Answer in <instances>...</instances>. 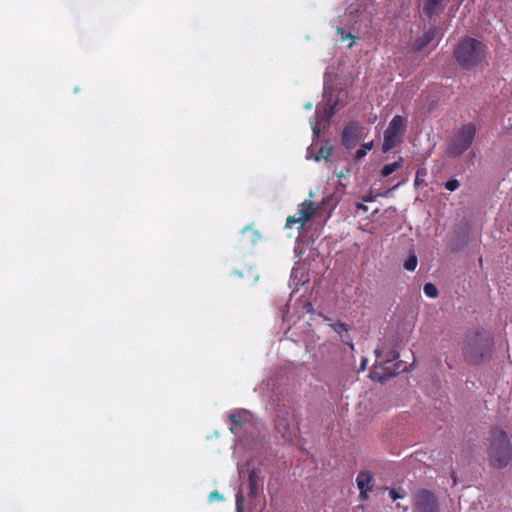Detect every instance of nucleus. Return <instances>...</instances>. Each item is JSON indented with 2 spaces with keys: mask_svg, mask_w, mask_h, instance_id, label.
<instances>
[{
  "mask_svg": "<svg viewBox=\"0 0 512 512\" xmlns=\"http://www.w3.org/2000/svg\"><path fill=\"white\" fill-rule=\"evenodd\" d=\"M487 46L474 38L461 39L453 51L456 62L464 69L471 70L479 66L486 57Z\"/></svg>",
  "mask_w": 512,
  "mask_h": 512,
  "instance_id": "f257e3e1",
  "label": "nucleus"
},
{
  "mask_svg": "<svg viewBox=\"0 0 512 512\" xmlns=\"http://www.w3.org/2000/svg\"><path fill=\"white\" fill-rule=\"evenodd\" d=\"M493 345V338L488 331H470L465 336L463 354L468 362L479 363L490 355Z\"/></svg>",
  "mask_w": 512,
  "mask_h": 512,
  "instance_id": "f03ea898",
  "label": "nucleus"
},
{
  "mask_svg": "<svg viewBox=\"0 0 512 512\" xmlns=\"http://www.w3.org/2000/svg\"><path fill=\"white\" fill-rule=\"evenodd\" d=\"M488 454L489 463L492 467L501 469L508 465L512 456V447L504 430L499 428L491 430V444Z\"/></svg>",
  "mask_w": 512,
  "mask_h": 512,
  "instance_id": "7ed1b4c3",
  "label": "nucleus"
},
{
  "mask_svg": "<svg viewBox=\"0 0 512 512\" xmlns=\"http://www.w3.org/2000/svg\"><path fill=\"white\" fill-rule=\"evenodd\" d=\"M476 132L477 129L473 123L463 124L458 127L448 143L446 154L450 158L460 157L471 147Z\"/></svg>",
  "mask_w": 512,
  "mask_h": 512,
  "instance_id": "20e7f679",
  "label": "nucleus"
},
{
  "mask_svg": "<svg viewBox=\"0 0 512 512\" xmlns=\"http://www.w3.org/2000/svg\"><path fill=\"white\" fill-rule=\"evenodd\" d=\"M404 132V118L401 115H395L384 131L382 151L385 153L395 148L401 142Z\"/></svg>",
  "mask_w": 512,
  "mask_h": 512,
  "instance_id": "39448f33",
  "label": "nucleus"
},
{
  "mask_svg": "<svg viewBox=\"0 0 512 512\" xmlns=\"http://www.w3.org/2000/svg\"><path fill=\"white\" fill-rule=\"evenodd\" d=\"M413 512H440L437 497L428 490L419 491L414 498Z\"/></svg>",
  "mask_w": 512,
  "mask_h": 512,
  "instance_id": "423d86ee",
  "label": "nucleus"
},
{
  "mask_svg": "<svg viewBox=\"0 0 512 512\" xmlns=\"http://www.w3.org/2000/svg\"><path fill=\"white\" fill-rule=\"evenodd\" d=\"M364 127L357 121L349 122L343 129L341 143L347 149L355 148L363 136Z\"/></svg>",
  "mask_w": 512,
  "mask_h": 512,
  "instance_id": "0eeeda50",
  "label": "nucleus"
},
{
  "mask_svg": "<svg viewBox=\"0 0 512 512\" xmlns=\"http://www.w3.org/2000/svg\"><path fill=\"white\" fill-rule=\"evenodd\" d=\"M378 360H382L385 365V370L389 376L396 375L398 373L408 371L407 366L403 365L401 361H398L399 353L395 350L389 352V354L383 355V350H375Z\"/></svg>",
  "mask_w": 512,
  "mask_h": 512,
  "instance_id": "6e6552de",
  "label": "nucleus"
},
{
  "mask_svg": "<svg viewBox=\"0 0 512 512\" xmlns=\"http://www.w3.org/2000/svg\"><path fill=\"white\" fill-rule=\"evenodd\" d=\"M229 420L231 432L238 434L247 424L252 422V415L245 409H237L229 414Z\"/></svg>",
  "mask_w": 512,
  "mask_h": 512,
  "instance_id": "1a4fd4ad",
  "label": "nucleus"
},
{
  "mask_svg": "<svg viewBox=\"0 0 512 512\" xmlns=\"http://www.w3.org/2000/svg\"><path fill=\"white\" fill-rule=\"evenodd\" d=\"M449 0H423L422 12L431 18L442 12Z\"/></svg>",
  "mask_w": 512,
  "mask_h": 512,
  "instance_id": "9d476101",
  "label": "nucleus"
},
{
  "mask_svg": "<svg viewBox=\"0 0 512 512\" xmlns=\"http://www.w3.org/2000/svg\"><path fill=\"white\" fill-rule=\"evenodd\" d=\"M357 486L360 491V497L366 499L368 492L372 490L371 483L373 482V476L370 472L361 471L356 478Z\"/></svg>",
  "mask_w": 512,
  "mask_h": 512,
  "instance_id": "9b49d317",
  "label": "nucleus"
},
{
  "mask_svg": "<svg viewBox=\"0 0 512 512\" xmlns=\"http://www.w3.org/2000/svg\"><path fill=\"white\" fill-rule=\"evenodd\" d=\"M261 483L260 470L253 468L248 475V497L256 498Z\"/></svg>",
  "mask_w": 512,
  "mask_h": 512,
  "instance_id": "f8f14e48",
  "label": "nucleus"
},
{
  "mask_svg": "<svg viewBox=\"0 0 512 512\" xmlns=\"http://www.w3.org/2000/svg\"><path fill=\"white\" fill-rule=\"evenodd\" d=\"M316 208L311 201H304L298 208V220L302 221V225L309 221L315 214Z\"/></svg>",
  "mask_w": 512,
  "mask_h": 512,
  "instance_id": "ddd939ff",
  "label": "nucleus"
},
{
  "mask_svg": "<svg viewBox=\"0 0 512 512\" xmlns=\"http://www.w3.org/2000/svg\"><path fill=\"white\" fill-rule=\"evenodd\" d=\"M436 28H430L421 37H419L414 43V49L420 51L430 44L436 37Z\"/></svg>",
  "mask_w": 512,
  "mask_h": 512,
  "instance_id": "4468645a",
  "label": "nucleus"
},
{
  "mask_svg": "<svg viewBox=\"0 0 512 512\" xmlns=\"http://www.w3.org/2000/svg\"><path fill=\"white\" fill-rule=\"evenodd\" d=\"M276 429L278 432H280L282 434L283 438H285L286 440H288V441L293 440L294 432L291 429V425H290L289 421H287L286 419H279L276 422Z\"/></svg>",
  "mask_w": 512,
  "mask_h": 512,
  "instance_id": "2eb2a0df",
  "label": "nucleus"
},
{
  "mask_svg": "<svg viewBox=\"0 0 512 512\" xmlns=\"http://www.w3.org/2000/svg\"><path fill=\"white\" fill-rule=\"evenodd\" d=\"M402 163H403V158L399 157L397 161L384 165L381 170V175L383 177H387V176L391 175L393 172H395L398 168H400L402 166Z\"/></svg>",
  "mask_w": 512,
  "mask_h": 512,
  "instance_id": "dca6fc26",
  "label": "nucleus"
},
{
  "mask_svg": "<svg viewBox=\"0 0 512 512\" xmlns=\"http://www.w3.org/2000/svg\"><path fill=\"white\" fill-rule=\"evenodd\" d=\"M372 148H373V141L362 144L361 147L359 149H357V151L355 153V159L361 160L363 157H365L367 152L369 150H371Z\"/></svg>",
  "mask_w": 512,
  "mask_h": 512,
  "instance_id": "f3484780",
  "label": "nucleus"
},
{
  "mask_svg": "<svg viewBox=\"0 0 512 512\" xmlns=\"http://www.w3.org/2000/svg\"><path fill=\"white\" fill-rule=\"evenodd\" d=\"M418 260L415 254L410 255L404 262L403 266L408 271H414L417 267Z\"/></svg>",
  "mask_w": 512,
  "mask_h": 512,
  "instance_id": "a211bd4d",
  "label": "nucleus"
},
{
  "mask_svg": "<svg viewBox=\"0 0 512 512\" xmlns=\"http://www.w3.org/2000/svg\"><path fill=\"white\" fill-rule=\"evenodd\" d=\"M426 296L436 298L438 296V289L433 283H426L423 287Z\"/></svg>",
  "mask_w": 512,
  "mask_h": 512,
  "instance_id": "6ab92c4d",
  "label": "nucleus"
},
{
  "mask_svg": "<svg viewBox=\"0 0 512 512\" xmlns=\"http://www.w3.org/2000/svg\"><path fill=\"white\" fill-rule=\"evenodd\" d=\"M236 512H245L243 490L240 488L236 493Z\"/></svg>",
  "mask_w": 512,
  "mask_h": 512,
  "instance_id": "aec40b11",
  "label": "nucleus"
},
{
  "mask_svg": "<svg viewBox=\"0 0 512 512\" xmlns=\"http://www.w3.org/2000/svg\"><path fill=\"white\" fill-rule=\"evenodd\" d=\"M331 156V148L321 147L316 155V160L325 159L328 160Z\"/></svg>",
  "mask_w": 512,
  "mask_h": 512,
  "instance_id": "412c9836",
  "label": "nucleus"
},
{
  "mask_svg": "<svg viewBox=\"0 0 512 512\" xmlns=\"http://www.w3.org/2000/svg\"><path fill=\"white\" fill-rule=\"evenodd\" d=\"M337 33L339 35H341V40H343V41L350 39L351 42L349 43L348 47L349 48L352 47L355 37L351 33L346 34L344 28H342V27L337 28Z\"/></svg>",
  "mask_w": 512,
  "mask_h": 512,
  "instance_id": "4be33fe9",
  "label": "nucleus"
},
{
  "mask_svg": "<svg viewBox=\"0 0 512 512\" xmlns=\"http://www.w3.org/2000/svg\"><path fill=\"white\" fill-rule=\"evenodd\" d=\"M332 328L334 329L335 332H337L341 337L342 336V333L345 332L347 333L348 332V325L345 324V323H342V322H336L332 325Z\"/></svg>",
  "mask_w": 512,
  "mask_h": 512,
  "instance_id": "5701e85b",
  "label": "nucleus"
},
{
  "mask_svg": "<svg viewBox=\"0 0 512 512\" xmlns=\"http://www.w3.org/2000/svg\"><path fill=\"white\" fill-rule=\"evenodd\" d=\"M405 494H406L405 491L402 489L397 490V489L392 488L389 490V495L393 501H395L399 498L405 497Z\"/></svg>",
  "mask_w": 512,
  "mask_h": 512,
  "instance_id": "b1692460",
  "label": "nucleus"
},
{
  "mask_svg": "<svg viewBox=\"0 0 512 512\" xmlns=\"http://www.w3.org/2000/svg\"><path fill=\"white\" fill-rule=\"evenodd\" d=\"M460 187V182L457 179H450L445 183V188L451 192Z\"/></svg>",
  "mask_w": 512,
  "mask_h": 512,
  "instance_id": "393cba45",
  "label": "nucleus"
},
{
  "mask_svg": "<svg viewBox=\"0 0 512 512\" xmlns=\"http://www.w3.org/2000/svg\"><path fill=\"white\" fill-rule=\"evenodd\" d=\"M294 224H300L301 227L303 226L302 225V221L298 220V216L297 217L294 216V215L293 216L292 215L288 216L287 219H286V225L285 226L287 228H291Z\"/></svg>",
  "mask_w": 512,
  "mask_h": 512,
  "instance_id": "a878e982",
  "label": "nucleus"
},
{
  "mask_svg": "<svg viewBox=\"0 0 512 512\" xmlns=\"http://www.w3.org/2000/svg\"><path fill=\"white\" fill-rule=\"evenodd\" d=\"M209 499H210V501H212V500H214V499H215V500H220V501H221V500H223V499H224V497H223V496H222V495H221L217 490H215V491H213V492H211V493H210V495H209Z\"/></svg>",
  "mask_w": 512,
  "mask_h": 512,
  "instance_id": "bb28decb",
  "label": "nucleus"
},
{
  "mask_svg": "<svg viewBox=\"0 0 512 512\" xmlns=\"http://www.w3.org/2000/svg\"><path fill=\"white\" fill-rule=\"evenodd\" d=\"M356 209L357 210H361L363 212H367L368 211V207L365 204H363V203H357L356 204Z\"/></svg>",
  "mask_w": 512,
  "mask_h": 512,
  "instance_id": "cd10ccee",
  "label": "nucleus"
},
{
  "mask_svg": "<svg viewBox=\"0 0 512 512\" xmlns=\"http://www.w3.org/2000/svg\"><path fill=\"white\" fill-rule=\"evenodd\" d=\"M374 198H375V196H374V195H372V194H370V195H368V196L363 197V201H364V202H371V201H373V200H374Z\"/></svg>",
  "mask_w": 512,
  "mask_h": 512,
  "instance_id": "c85d7f7f",
  "label": "nucleus"
},
{
  "mask_svg": "<svg viewBox=\"0 0 512 512\" xmlns=\"http://www.w3.org/2000/svg\"><path fill=\"white\" fill-rule=\"evenodd\" d=\"M421 173H422L421 170H417L416 177H415V185H418V176H420Z\"/></svg>",
  "mask_w": 512,
  "mask_h": 512,
  "instance_id": "c756f323",
  "label": "nucleus"
},
{
  "mask_svg": "<svg viewBox=\"0 0 512 512\" xmlns=\"http://www.w3.org/2000/svg\"><path fill=\"white\" fill-rule=\"evenodd\" d=\"M313 132H314L316 135H318V133H319V132H318V130H317L316 128H314V129H313Z\"/></svg>",
  "mask_w": 512,
  "mask_h": 512,
  "instance_id": "7c9ffc66",
  "label": "nucleus"
},
{
  "mask_svg": "<svg viewBox=\"0 0 512 512\" xmlns=\"http://www.w3.org/2000/svg\"><path fill=\"white\" fill-rule=\"evenodd\" d=\"M364 367H365V362L362 363L361 369H364Z\"/></svg>",
  "mask_w": 512,
  "mask_h": 512,
  "instance_id": "2f4dec72",
  "label": "nucleus"
}]
</instances>
